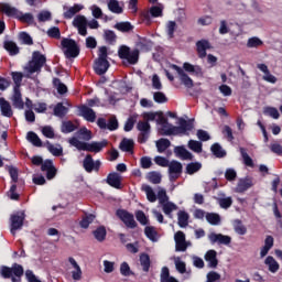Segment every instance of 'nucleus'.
Here are the masks:
<instances>
[{"mask_svg":"<svg viewBox=\"0 0 282 282\" xmlns=\"http://www.w3.org/2000/svg\"><path fill=\"white\" fill-rule=\"evenodd\" d=\"M68 144L70 147H75L77 151H88L89 153H100L107 144H109V141L107 139H104L102 141H93L91 143H87L85 141L78 140L76 137H72L68 139Z\"/></svg>","mask_w":282,"mask_h":282,"instance_id":"obj_1","label":"nucleus"},{"mask_svg":"<svg viewBox=\"0 0 282 282\" xmlns=\"http://www.w3.org/2000/svg\"><path fill=\"white\" fill-rule=\"evenodd\" d=\"M178 127L177 126H167V129H160L161 135H180V133H186V131L193 130V122L186 121L184 118L178 119Z\"/></svg>","mask_w":282,"mask_h":282,"instance_id":"obj_2","label":"nucleus"},{"mask_svg":"<svg viewBox=\"0 0 282 282\" xmlns=\"http://www.w3.org/2000/svg\"><path fill=\"white\" fill-rule=\"evenodd\" d=\"M73 25L78 30V34L80 36H87V25L90 30H98V28H100V24L96 19L87 22V18H85V15H76L73 20Z\"/></svg>","mask_w":282,"mask_h":282,"instance_id":"obj_3","label":"nucleus"},{"mask_svg":"<svg viewBox=\"0 0 282 282\" xmlns=\"http://www.w3.org/2000/svg\"><path fill=\"white\" fill-rule=\"evenodd\" d=\"M118 56L122 61H127L129 65H138V62L140 61V51L138 48L131 51V47L121 45L118 50Z\"/></svg>","mask_w":282,"mask_h":282,"instance_id":"obj_4","label":"nucleus"},{"mask_svg":"<svg viewBox=\"0 0 282 282\" xmlns=\"http://www.w3.org/2000/svg\"><path fill=\"white\" fill-rule=\"evenodd\" d=\"M64 54L66 58H77L80 54V47L76 43V40L64 37L61 41Z\"/></svg>","mask_w":282,"mask_h":282,"instance_id":"obj_5","label":"nucleus"},{"mask_svg":"<svg viewBox=\"0 0 282 282\" xmlns=\"http://www.w3.org/2000/svg\"><path fill=\"white\" fill-rule=\"evenodd\" d=\"M23 265L19 263H13L11 268L7 265H2L0 268V274L2 279H12V276L21 279V276H23Z\"/></svg>","mask_w":282,"mask_h":282,"instance_id":"obj_6","label":"nucleus"},{"mask_svg":"<svg viewBox=\"0 0 282 282\" xmlns=\"http://www.w3.org/2000/svg\"><path fill=\"white\" fill-rule=\"evenodd\" d=\"M116 216L130 229L138 228V223L133 214L129 213L127 209H117Z\"/></svg>","mask_w":282,"mask_h":282,"instance_id":"obj_7","label":"nucleus"},{"mask_svg":"<svg viewBox=\"0 0 282 282\" xmlns=\"http://www.w3.org/2000/svg\"><path fill=\"white\" fill-rule=\"evenodd\" d=\"M137 129L140 131L138 135V142L140 144H145L151 135V123H149V121H139Z\"/></svg>","mask_w":282,"mask_h":282,"instance_id":"obj_8","label":"nucleus"},{"mask_svg":"<svg viewBox=\"0 0 282 282\" xmlns=\"http://www.w3.org/2000/svg\"><path fill=\"white\" fill-rule=\"evenodd\" d=\"M100 166H102V162H100V160L94 161V156H91V154H87L83 161V167L86 173H93V171L98 173V171H100Z\"/></svg>","mask_w":282,"mask_h":282,"instance_id":"obj_9","label":"nucleus"},{"mask_svg":"<svg viewBox=\"0 0 282 282\" xmlns=\"http://www.w3.org/2000/svg\"><path fill=\"white\" fill-rule=\"evenodd\" d=\"M172 69H175V72H177L178 76H180V80L181 83L187 88V89H193V87H195V83L193 82V79L188 76V74H186L184 72V69H182V67L173 64L172 65Z\"/></svg>","mask_w":282,"mask_h":282,"instance_id":"obj_10","label":"nucleus"},{"mask_svg":"<svg viewBox=\"0 0 282 282\" xmlns=\"http://www.w3.org/2000/svg\"><path fill=\"white\" fill-rule=\"evenodd\" d=\"M109 67H111V64L108 59H95L93 69L97 76H102L107 74Z\"/></svg>","mask_w":282,"mask_h":282,"instance_id":"obj_11","label":"nucleus"},{"mask_svg":"<svg viewBox=\"0 0 282 282\" xmlns=\"http://www.w3.org/2000/svg\"><path fill=\"white\" fill-rule=\"evenodd\" d=\"M208 239L210 243H219V246H230V243L232 242V238L224 234L212 232L208 236Z\"/></svg>","mask_w":282,"mask_h":282,"instance_id":"obj_12","label":"nucleus"},{"mask_svg":"<svg viewBox=\"0 0 282 282\" xmlns=\"http://www.w3.org/2000/svg\"><path fill=\"white\" fill-rule=\"evenodd\" d=\"M170 180H177L182 175L184 166L180 161L173 160L169 163Z\"/></svg>","mask_w":282,"mask_h":282,"instance_id":"obj_13","label":"nucleus"},{"mask_svg":"<svg viewBox=\"0 0 282 282\" xmlns=\"http://www.w3.org/2000/svg\"><path fill=\"white\" fill-rule=\"evenodd\" d=\"M23 221H25V214L21 213L14 214L11 216V235H15L17 230H21L23 228Z\"/></svg>","mask_w":282,"mask_h":282,"instance_id":"obj_14","label":"nucleus"},{"mask_svg":"<svg viewBox=\"0 0 282 282\" xmlns=\"http://www.w3.org/2000/svg\"><path fill=\"white\" fill-rule=\"evenodd\" d=\"M42 172H46L47 180H54L56 177L57 170L54 166V162L50 159H46L41 166Z\"/></svg>","mask_w":282,"mask_h":282,"instance_id":"obj_15","label":"nucleus"},{"mask_svg":"<svg viewBox=\"0 0 282 282\" xmlns=\"http://www.w3.org/2000/svg\"><path fill=\"white\" fill-rule=\"evenodd\" d=\"M135 47L140 52H151V50H153V41L138 35Z\"/></svg>","mask_w":282,"mask_h":282,"instance_id":"obj_16","label":"nucleus"},{"mask_svg":"<svg viewBox=\"0 0 282 282\" xmlns=\"http://www.w3.org/2000/svg\"><path fill=\"white\" fill-rule=\"evenodd\" d=\"M254 186V182L252 177L246 176L245 178H240L236 186V193H246L249 188Z\"/></svg>","mask_w":282,"mask_h":282,"instance_id":"obj_17","label":"nucleus"},{"mask_svg":"<svg viewBox=\"0 0 282 282\" xmlns=\"http://www.w3.org/2000/svg\"><path fill=\"white\" fill-rule=\"evenodd\" d=\"M106 182L112 188H117L118 191L122 188V176H120V174L116 172L109 173L106 178Z\"/></svg>","mask_w":282,"mask_h":282,"instance_id":"obj_18","label":"nucleus"},{"mask_svg":"<svg viewBox=\"0 0 282 282\" xmlns=\"http://www.w3.org/2000/svg\"><path fill=\"white\" fill-rule=\"evenodd\" d=\"M79 113L87 120V122H96V111H94L89 106H80Z\"/></svg>","mask_w":282,"mask_h":282,"instance_id":"obj_19","label":"nucleus"},{"mask_svg":"<svg viewBox=\"0 0 282 282\" xmlns=\"http://www.w3.org/2000/svg\"><path fill=\"white\" fill-rule=\"evenodd\" d=\"M0 11L7 17H12L13 19H19V14L21 12L15 7L10 6V3H1Z\"/></svg>","mask_w":282,"mask_h":282,"instance_id":"obj_20","label":"nucleus"},{"mask_svg":"<svg viewBox=\"0 0 282 282\" xmlns=\"http://www.w3.org/2000/svg\"><path fill=\"white\" fill-rule=\"evenodd\" d=\"M151 17H153V19H158L159 17H162V8L154 6L150 8V12L142 13L143 21H147L148 23H151Z\"/></svg>","mask_w":282,"mask_h":282,"instance_id":"obj_21","label":"nucleus"},{"mask_svg":"<svg viewBox=\"0 0 282 282\" xmlns=\"http://www.w3.org/2000/svg\"><path fill=\"white\" fill-rule=\"evenodd\" d=\"M0 111L4 118H12L14 116V112L12 111V106L6 98H0Z\"/></svg>","mask_w":282,"mask_h":282,"instance_id":"obj_22","label":"nucleus"},{"mask_svg":"<svg viewBox=\"0 0 282 282\" xmlns=\"http://www.w3.org/2000/svg\"><path fill=\"white\" fill-rule=\"evenodd\" d=\"M68 262L75 269L74 271H72L73 280L80 281V279H83V270L80 269V265H78V262H76V259H74L73 257L68 258Z\"/></svg>","mask_w":282,"mask_h":282,"instance_id":"obj_23","label":"nucleus"},{"mask_svg":"<svg viewBox=\"0 0 282 282\" xmlns=\"http://www.w3.org/2000/svg\"><path fill=\"white\" fill-rule=\"evenodd\" d=\"M12 102L15 109H23V107H25V104L23 102V97L21 95V88H13Z\"/></svg>","mask_w":282,"mask_h":282,"instance_id":"obj_24","label":"nucleus"},{"mask_svg":"<svg viewBox=\"0 0 282 282\" xmlns=\"http://www.w3.org/2000/svg\"><path fill=\"white\" fill-rule=\"evenodd\" d=\"M196 48L199 58H206V50H210V42L207 40H200L196 43Z\"/></svg>","mask_w":282,"mask_h":282,"instance_id":"obj_25","label":"nucleus"},{"mask_svg":"<svg viewBox=\"0 0 282 282\" xmlns=\"http://www.w3.org/2000/svg\"><path fill=\"white\" fill-rule=\"evenodd\" d=\"M174 153L181 160H193V153L188 152L184 145H178L174 148Z\"/></svg>","mask_w":282,"mask_h":282,"instance_id":"obj_26","label":"nucleus"},{"mask_svg":"<svg viewBox=\"0 0 282 282\" xmlns=\"http://www.w3.org/2000/svg\"><path fill=\"white\" fill-rule=\"evenodd\" d=\"M205 261L208 262L209 268H217L219 260H217V251L208 250L205 254Z\"/></svg>","mask_w":282,"mask_h":282,"instance_id":"obj_27","label":"nucleus"},{"mask_svg":"<svg viewBox=\"0 0 282 282\" xmlns=\"http://www.w3.org/2000/svg\"><path fill=\"white\" fill-rule=\"evenodd\" d=\"M264 263L268 265L269 272H272V274H276V272H279V268H281L279 262H276L272 256H268L264 260Z\"/></svg>","mask_w":282,"mask_h":282,"instance_id":"obj_28","label":"nucleus"},{"mask_svg":"<svg viewBox=\"0 0 282 282\" xmlns=\"http://www.w3.org/2000/svg\"><path fill=\"white\" fill-rule=\"evenodd\" d=\"M26 140H28V142H31V144H33V147H37V148L43 147V141L41 140V138H39V134H36V132H34V131L28 132Z\"/></svg>","mask_w":282,"mask_h":282,"instance_id":"obj_29","label":"nucleus"},{"mask_svg":"<svg viewBox=\"0 0 282 282\" xmlns=\"http://www.w3.org/2000/svg\"><path fill=\"white\" fill-rule=\"evenodd\" d=\"M183 69H185L188 74H194V76H202V67L195 66L188 62L183 64Z\"/></svg>","mask_w":282,"mask_h":282,"instance_id":"obj_30","label":"nucleus"},{"mask_svg":"<svg viewBox=\"0 0 282 282\" xmlns=\"http://www.w3.org/2000/svg\"><path fill=\"white\" fill-rule=\"evenodd\" d=\"M46 149L54 155L55 158H61L63 155V147L57 144L56 147L52 144L50 141H46Z\"/></svg>","mask_w":282,"mask_h":282,"instance_id":"obj_31","label":"nucleus"},{"mask_svg":"<svg viewBox=\"0 0 282 282\" xmlns=\"http://www.w3.org/2000/svg\"><path fill=\"white\" fill-rule=\"evenodd\" d=\"M67 111H69V109L65 107L63 102L56 104L53 109V113L56 116V118H65V116H67Z\"/></svg>","mask_w":282,"mask_h":282,"instance_id":"obj_32","label":"nucleus"},{"mask_svg":"<svg viewBox=\"0 0 282 282\" xmlns=\"http://www.w3.org/2000/svg\"><path fill=\"white\" fill-rule=\"evenodd\" d=\"M108 10L112 12V14H122V12H124V9L120 7V2L118 0L108 1Z\"/></svg>","mask_w":282,"mask_h":282,"instance_id":"obj_33","label":"nucleus"},{"mask_svg":"<svg viewBox=\"0 0 282 282\" xmlns=\"http://www.w3.org/2000/svg\"><path fill=\"white\" fill-rule=\"evenodd\" d=\"M3 47H4V50H7V52H9L10 56H17V54H19V52H20L17 43H14L12 41H6L3 44Z\"/></svg>","mask_w":282,"mask_h":282,"instance_id":"obj_34","label":"nucleus"},{"mask_svg":"<svg viewBox=\"0 0 282 282\" xmlns=\"http://www.w3.org/2000/svg\"><path fill=\"white\" fill-rule=\"evenodd\" d=\"M134 142L131 139H123L120 142L119 149H121L122 151H124L126 153H133V147H134Z\"/></svg>","mask_w":282,"mask_h":282,"instance_id":"obj_35","label":"nucleus"},{"mask_svg":"<svg viewBox=\"0 0 282 282\" xmlns=\"http://www.w3.org/2000/svg\"><path fill=\"white\" fill-rule=\"evenodd\" d=\"M143 272H149L151 268V257L148 253H141L139 259Z\"/></svg>","mask_w":282,"mask_h":282,"instance_id":"obj_36","label":"nucleus"},{"mask_svg":"<svg viewBox=\"0 0 282 282\" xmlns=\"http://www.w3.org/2000/svg\"><path fill=\"white\" fill-rule=\"evenodd\" d=\"M80 10H83V7L79 4H75L74 7L68 8L64 12V19H74V17H76Z\"/></svg>","mask_w":282,"mask_h":282,"instance_id":"obj_37","label":"nucleus"},{"mask_svg":"<svg viewBox=\"0 0 282 282\" xmlns=\"http://www.w3.org/2000/svg\"><path fill=\"white\" fill-rule=\"evenodd\" d=\"M205 217L210 226H219L221 224V216L219 214L207 213Z\"/></svg>","mask_w":282,"mask_h":282,"instance_id":"obj_38","label":"nucleus"},{"mask_svg":"<svg viewBox=\"0 0 282 282\" xmlns=\"http://www.w3.org/2000/svg\"><path fill=\"white\" fill-rule=\"evenodd\" d=\"M210 151L215 158H226V150H224L219 143H214L210 147Z\"/></svg>","mask_w":282,"mask_h":282,"instance_id":"obj_39","label":"nucleus"},{"mask_svg":"<svg viewBox=\"0 0 282 282\" xmlns=\"http://www.w3.org/2000/svg\"><path fill=\"white\" fill-rule=\"evenodd\" d=\"M200 170H202V163L192 162L186 165L185 173H187V175H195V173H197Z\"/></svg>","mask_w":282,"mask_h":282,"instance_id":"obj_40","label":"nucleus"},{"mask_svg":"<svg viewBox=\"0 0 282 282\" xmlns=\"http://www.w3.org/2000/svg\"><path fill=\"white\" fill-rule=\"evenodd\" d=\"M142 191H144L148 202H151L152 204L158 202V195H155V192H153V188L150 185H143Z\"/></svg>","mask_w":282,"mask_h":282,"instance_id":"obj_41","label":"nucleus"},{"mask_svg":"<svg viewBox=\"0 0 282 282\" xmlns=\"http://www.w3.org/2000/svg\"><path fill=\"white\" fill-rule=\"evenodd\" d=\"M170 147L171 141L169 139L161 138L156 141L158 153H164Z\"/></svg>","mask_w":282,"mask_h":282,"instance_id":"obj_42","label":"nucleus"},{"mask_svg":"<svg viewBox=\"0 0 282 282\" xmlns=\"http://www.w3.org/2000/svg\"><path fill=\"white\" fill-rule=\"evenodd\" d=\"M234 230L237 235H246L248 232V228L245 226V224L240 219H236L234 221Z\"/></svg>","mask_w":282,"mask_h":282,"instance_id":"obj_43","label":"nucleus"},{"mask_svg":"<svg viewBox=\"0 0 282 282\" xmlns=\"http://www.w3.org/2000/svg\"><path fill=\"white\" fill-rule=\"evenodd\" d=\"M104 39L106 43H108L109 45H113V43H116V41L118 40V35H116V32H113L112 30H105Z\"/></svg>","mask_w":282,"mask_h":282,"instance_id":"obj_44","label":"nucleus"},{"mask_svg":"<svg viewBox=\"0 0 282 282\" xmlns=\"http://www.w3.org/2000/svg\"><path fill=\"white\" fill-rule=\"evenodd\" d=\"M93 235L97 241H105V239H107V229L104 226H100L93 232Z\"/></svg>","mask_w":282,"mask_h":282,"instance_id":"obj_45","label":"nucleus"},{"mask_svg":"<svg viewBox=\"0 0 282 282\" xmlns=\"http://www.w3.org/2000/svg\"><path fill=\"white\" fill-rule=\"evenodd\" d=\"M11 76H12V80L14 83L13 89H21V83H23V73L12 72Z\"/></svg>","mask_w":282,"mask_h":282,"instance_id":"obj_46","label":"nucleus"},{"mask_svg":"<svg viewBox=\"0 0 282 282\" xmlns=\"http://www.w3.org/2000/svg\"><path fill=\"white\" fill-rule=\"evenodd\" d=\"M156 123L161 124V129H169L171 127V123H169V119L164 117V112L159 111L156 115Z\"/></svg>","mask_w":282,"mask_h":282,"instance_id":"obj_47","label":"nucleus"},{"mask_svg":"<svg viewBox=\"0 0 282 282\" xmlns=\"http://www.w3.org/2000/svg\"><path fill=\"white\" fill-rule=\"evenodd\" d=\"M178 216V226L180 228H186L188 226V213L184 210H180L177 213Z\"/></svg>","mask_w":282,"mask_h":282,"instance_id":"obj_48","label":"nucleus"},{"mask_svg":"<svg viewBox=\"0 0 282 282\" xmlns=\"http://www.w3.org/2000/svg\"><path fill=\"white\" fill-rule=\"evenodd\" d=\"M32 59L35 63H37L41 67H43L45 63H47V57H45V55L41 54V52L39 51L33 52Z\"/></svg>","mask_w":282,"mask_h":282,"instance_id":"obj_49","label":"nucleus"},{"mask_svg":"<svg viewBox=\"0 0 282 282\" xmlns=\"http://www.w3.org/2000/svg\"><path fill=\"white\" fill-rule=\"evenodd\" d=\"M53 86L56 87L57 94H59L61 96L65 95V93L67 91V86L63 84L57 77L53 78Z\"/></svg>","mask_w":282,"mask_h":282,"instance_id":"obj_50","label":"nucleus"},{"mask_svg":"<svg viewBox=\"0 0 282 282\" xmlns=\"http://www.w3.org/2000/svg\"><path fill=\"white\" fill-rule=\"evenodd\" d=\"M18 21H21V23H28L29 25H32V24H34V15L32 13L23 14V12L20 11Z\"/></svg>","mask_w":282,"mask_h":282,"instance_id":"obj_51","label":"nucleus"},{"mask_svg":"<svg viewBox=\"0 0 282 282\" xmlns=\"http://www.w3.org/2000/svg\"><path fill=\"white\" fill-rule=\"evenodd\" d=\"M144 235L150 241H158V231L155 227L148 226L144 228Z\"/></svg>","mask_w":282,"mask_h":282,"instance_id":"obj_52","label":"nucleus"},{"mask_svg":"<svg viewBox=\"0 0 282 282\" xmlns=\"http://www.w3.org/2000/svg\"><path fill=\"white\" fill-rule=\"evenodd\" d=\"M175 30H177V23L175 21H169L166 24L167 39H175Z\"/></svg>","mask_w":282,"mask_h":282,"instance_id":"obj_53","label":"nucleus"},{"mask_svg":"<svg viewBox=\"0 0 282 282\" xmlns=\"http://www.w3.org/2000/svg\"><path fill=\"white\" fill-rule=\"evenodd\" d=\"M188 149H191V151H194V153H202L203 151V144L200 141H196V140H189L187 143Z\"/></svg>","mask_w":282,"mask_h":282,"instance_id":"obj_54","label":"nucleus"},{"mask_svg":"<svg viewBox=\"0 0 282 282\" xmlns=\"http://www.w3.org/2000/svg\"><path fill=\"white\" fill-rule=\"evenodd\" d=\"M61 131L62 133H74V131H76V124L72 121H64Z\"/></svg>","mask_w":282,"mask_h":282,"instance_id":"obj_55","label":"nucleus"},{"mask_svg":"<svg viewBox=\"0 0 282 282\" xmlns=\"http://www.w3.org/2000/svg\"><path fill=\"white\" fill-rule=\"evenodd\" d=\"M115 29L119 32H131V30H133V25H131V22H118L115 24Z\"/></svg>","mask_w":282,"mask_h":282,"instance_id":"obj_56","label":"nucleus"},{"mask_svg":"<svg viewBox=\"0 0 282 282\" xmlns=\"http://www.w3.org/2000/svg\"><path fill=\"white\" fill-rule=\"evenodd\" d=\"M162 207H163L164 215H167V217H171V213H173V210H177V205L169 200L167 203H164Z\"/></svg>","mask_w":282,"mask_h":282,"instance_id":"obj_57","label":"nucleus"},{"mask_svg":"<svg viewBox=\"0 0 282 282\" xmlns=\"http://www.w3.org/2000/svg\"><path fill=\"white\" fill-rule=\"evenodd\" d=\"M19 39L22 41L23 45H34V40H32V36L25 31L20 32Z\"/></svg>","mask_w":282,"mask_h":282,"instance_id":"obj_58","label":"nucleus"},{"mask_svg":"<svg viewBox=\"0 0 282 282\" xmlns=\"http://www.w3.org/2000/svg\"><path fill=\"white\" fill-rule=\"evenodd\" d=\"M240 153L242 155V160L246 166H250V169H254V161H252V158H250V155L246 153V149L240 148Z\"/></svg>","mask_w":282,"mask_h":282,"instance_id":"obj_59","label":"nucleus"},{"mask_svg":"<svg viewBox=\"0 0 282 282\" xmlns=\"http://www.w3.org/2000/svg\"><path fill=\"white\" fill-rule=\"evenodd\" d=\"M29 74H36L43 69V66L39 65L35 61H30L26 67Z\"/></svg>","mask_w":282,"mask_h":282,"instance_id":"obj_60","label":"nucleus"},{"mask_svg":"<svg viewBox=\"0 0 282 282\" xmlns=\"http://www.w3.org/2000/svg\"><path fill=\"white\" fill-rule=\"evenodd\" d=\"M94 219H96V216H94V214H89V215L85 216L79 221L80 228H89V225L94 223Z\"/></svg>","mask_w":282,"mask_h":282,"instance_id":"obj_61","label":"nucleus"},{"mask_svg":"<svg viewBox=\"0 0 282 282\" xmlns=\"http://www.w3.org/2000/svg\"><path fill=\"white\" fill-rule=\"evenodd\" d=\"M77 133L78 135H82V140L85 142H89V140L93 138L91 130H88L86 127L80 128Z\"/></svg>","mask_w":282,"mask_h":282,"instance_id":"obj_62","label":"nucleus"},{"mask_svg":"<svg viewBox=\"0 0 282 282\" xmlns=\"http://www.w3.org/2000/svg\"><path fill=\"white\" fill-rule=\"evenodd\" d=\"M148 180L151 184H160L162 182V175L158 172H150L148 174Z\"/></svg>","mask_w":282,"mask_h":282,"instance_id":"obj_63","label":"nucleus"},{"mask_svg":"<svg viewBox=\"0 0 282 282\" xmlns=\"http://www.w3.org/2000/svg\"><path fill=\"white\" fill-rule=\"evenodd\" d=\"M218 204H219L220 208L228 210V208H230V206H232V197L218 198Z\"/></svg>","mask_w":282,"mask_h":282,"instance_id":"obj_64","label":"nucleus"}]
</instances>
